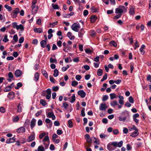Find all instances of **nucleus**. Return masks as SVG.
<instances>
[{
	"mask_svg": "<svg viewBox=\"0 0 151 151\" xmlns=\"http://www.w3.org/2000/svg\"><path fill=\"white\" fill-rule=\"evenodd\" d=\"M17 111L18 112H20L22 111V107L20 105V104H19L17 106Z\"/></svg>",
	"mask_w": 151,
	"mask_h": 151,
	"instance_id": "54",
	"label": "nucleus"
},
{
	"mask_svg": "<svg viewBox=\"0 0 151 151\" xmlns=\"http://www.w3.org/2000/svg\"><path fill=\"white\" fill-rule=\"evenodd\" d=\"M76 97L74 94H73L71 97V99L70 101V102L71 103H73L75 101Z\"/></svg>",
	"mask_w": 151,
	"mask_h": 151,
	"instance_id": "45",
	"label": "nucleus"
},
{
	"mask_svg": "<svg viewBox=\"0 0 151 151\" xmlns=\"http://www.w3.org/2000/svg\"><path fill=\"white\" fill-rule=\"evenodd\" d=\"M103 74V70L101 69H99L98 70L97 74L99 76H101Z\"/></svg>",
	"mask_w": 151,
	"mask_h": 151,
	"instance_id": "27",
	"label": "nucleus"
},
{
	"mask_svg": "<svg viewBox=\"0 0 151 151\" xmlns=\"http://www.w3.org/2000/svg\"><path fill=\"white\" fill-rule=\"evenodd\" d=\"M118 104L117 101L116 100L112 102L111 103V106L114 107L116 105H117Z\"/></svg>",
	"mask_w": 151,
	"mask_h": 151,
	"instance_id": "33",
	"label": "nucleus"
},
{
	"mask_svg": "<svg viewBox=\"0 0 151 151\" xmlns=\"http://www.w3.org/2000/svg\"><path fill=\"white\" fill-rule=\"evenodd\" d=\"M91 11L93 12H98V9L94 6H92L91 8Z\"/></svg>",
	"mask_w": 151,
	"mask_h": 151,
	"instance_id": "26",
	"label": "nucleus"
},
{
	"mask_svg": "<svg viewBox=\"0 0 151 151\" xmlns=\"http://www.w3.org/2000/svg\"><path fill=\"white\" fill-rule=\"evenodd\" d=\"M15 96L14 93L13 92H10L8 94V97L9 99H11L14 98Z\"/></svg>",
	"mask_w": 151,
	"mask_h": 151,
	"instance_id": "14",
	"label": "nucleus"
},
{
	"mask_svg": "<svg viewBox=\"0 0 151 151\" xmlns=\"http://www.w3.org/2000/svg\"><path fill=\"white\" fill-rule=\"evenodd\" d=\"M15 139L16 138L14 137L9 138L7 139L6 142L8 144L14 142L15 141Z\"/></svg>",
	"mask_w": 151,
	"mask_h": 151,
	"instance_id": "12",
	"label": "nucleus"
},
{
	"mask_svg": "<svg viewBox=\"0 0 151 151\" xmlns=\"http://www.w3.org/2000/svg\"><path fill=\"white\" fill-rule=\"evenodd\" d=\"M129 101L131 103L133 104L134 103V100L132 96H130L129 98Z\"/></svg>",
	"mask_w": 151,
	"mask_h": 151,
	"instance_id": "53",
	"label": "nucleus"
},
{
	"mask_svg": "<svg viewBox=\"0 0 151 151\" xmlns=\"http://www.w3.org/2000/svg\"><path fill=\"white\" fill-rule=\"evenodd\" d=\"M16 29L17 30L20 29L21 30H23L24 29V27L23 25L21 24L19 25H17Z\"/></svg>",
	"mask_w": 151,
	"mask_h": 151,
	"instance_id": "34",
	"label": "nucleus"
},
{
	"mask_svg": "<svg viewBox=\"0 0 151 151\" xmlns=\"http://www.w3.org/2000/svg\"><path fill=\"white\" fill-rule=\"evenodd\" d=\"M86 142L88 144V146L89 147L91 146V145L92 143V139L91 138V137L89 138L86 139Z\"/></svg>",
	"mask_w": 151,
	"mask_h": 151,
	"instance_id": "31",
	"label": "nucleus"
},
{
	"mask_svg": "<svg viewBox=\"0 0 151 151\" xmlns=\"http://www.w3.org/2000/svg\"><path fill=\"white\" fill-rule=\"evenodd\" d=\"M13 39L15 42H16L17 41L18 37L17 34L15 35L13 37Z\"/></svg>",
	"mask_w": 151,
	"mask_h": 151,
	"instance_id": "51",
	"label": "nucleus"
},
{
	"mask_svg": "<svg viewBox=\"0 0 151 151\" xmlns=\"http://www.w3.org/2000/svg\"><path fill=\"white\" fill-rule=\"evenodd\" d=\"M42 73L46 78H48V75L47 72L45 70H43L42 71Z\"/></svg>",
	"mask_w": 151,
	"mask_h": 151,
	"instance_id": "43",
	"label": "nucleus"
},
{
	"mask_svg": "<svg viewBox=\"0 0 151 151\" xmlns=\"http://www.w3.org/2000/svg\"><path fill=\"white\" fill-rule=\"evenodd\" d=\"M19 9L18 8H17L12 11L11 14L13 16V18H16L17 16V14L19 13Z\"/></svg>",
	"mask_w": 151,
	"mask_h": 151,
	"instance_id": "4",
	"label": "nucleus"
},
{
	"mask_svg": "<svg viewBox=\"0 0 151 151\" xmlns=\"http://www.w3.org/2000/svg\"><path fill=\"white\" fill-rule=\"evenodd\" d=\"M96 34V32L94 30H91V31L90 35L92 37H94Z\"/></svg>",
	"mask_w": 151,
	"mask_h": 151,
	"instance_id": "61",
	"label": "nucleus"
},
{
	"mask_svg": "<svg viewBox=\"0 0 151 151\" xmlns=\"http://www.w3.org/2000/svg\"><path fill=\"white\" fill-rule=\"evenodd\" d=\"M47 43L46 40H42L40 42V44L42 47L43 48L45 47Z\"/></svg>",
	"mask_w": 151,
	"mask_h": 151,
	"instance_id": "21",
	"label": "nucleus"
},
{
	"mask_svg": "<svg viewBox=\"0 0 151 151\" xmlns=\"http://www.w3.org/2000/svg\"><path fill=\"white\" fill-rule=\"evenodd\" d=\"M80 28L79 24L74 23L71 26V28L73 31L76 32H78L79 29Z\"/></svg>",
	"mask_w": 151,
	"mask_h": 151,
	"instance_id": "3",
	"label": "nucleus"
},
{
	"mask_svg": "<svg viewBox=\"0 0 151 151\" xmlns=\"http://www.w3.org/2000/svg\"><path fill=\"white\" fill-rule=\"evenodd\" d=\"M50 62L51 63H57V60L56 59H53L52 58H51L50 59Z\"/></svg>",
	"mask_w": 151,
	"mask_h": 151,
	"instance_id": "47",
	"label": "nucleus"
},
{
	"mask_svg": "<svg viewBox=\"0 0 151 151\" xmlns=\"http://www.w3.org/2000/svg\"><path fill=\"white\" fill-rule=\"evenodd\" d=\"M139 134V132L138 130H135V131L133 132L130 135V136L132 137H135L137 136Z\"/></svg>",
	"mask_w": 151,
	"mask_h": 151,
	"instance_id": "17",
	"label": "nucleus"
},
{
	"mask_svg": "<svg viewBox=\"0 0 151 151\" xmlns=\"http://www.w3.org/2000/svg\"><path fill=\"white\" fill-rule=\"evenodd\" d=\"M109 45L110 46H113L114 47H116L117 45L116 42L114 41H111L110 42Z\"/></svg>",
	"mask_w": 151,
	"mask_h": 151,
	"instance_id": "28",
	"label": "nucleus"
},
{
	"mask_svg": "<svg viewBox=\"0 0 151 151\" xmlns=\"http://www.w3.org/2000/svg\"><path fill=\"white\" fill-rule=\"evenodd\" d=\"M107 106L105 104L102 103L99 106V110L101 111H105L106 110Z\"/></svg>",
	"mask_w": 151,
	"mask_h": 151,
	"instance_id": "11",
	"label": "nucleus"
},
{
	"mask_svg": "<svg viewBox=\"0 0 151 151\" xmlns=\"http://www.w3.org/2000/svg\"><path fill=\"white\" fill-rule=\"evenodd\" d=\"M9 41V40L7 38V35H5L4 36V38L3 40V41L5 42H6Z\"/></svg>",
	"mask_w": 151,
	"mask_h": 151,
	"instance_id": "49",
	"label": "nucleus"
},
{
	"mask_svg": "<svg viewBox=\"0 0 151 151\" xmlns=\"http://www.w3.org/2000/svg\"><path fill=\"white\" fill-rule=\"evenodd\" d=\"M123 143V142L122 141H121L118 143H117V142H116V147H117V146L119 147H121Z\"/></svg>",
	"mask_w": 151,
	"mask_h": 151,
	"instance_id": "39",
	"label": "nucleus"
},
{
	"mask_svg": "<svg viewBox=\"0 0 151 151\" xmlns=\"http://www.w3.org/2000/svg\"><path fill=\"white\" fill-rule=\"evenodd\" d=\"M127 7H125L123 6L119 5L118 8L115 9V13L117 14H121L123 12H126L127 11Z\"/></svg>",
	"mask_w": 151,
	"mask_h": 151,
	"instance_id": "1",
	"label": "nucleus"
},
{
	"mask_svg": "<svg viewBox=\"0 0 151 151\" xmlns=\"http://www.w3.org/2000/svg\"><path fill=\"white\" fill-rule=\"evenodd\" d=\"M5 18L3 17L2 15L0 14V20L2 22H5Z\"/></svg>",
	"mask_w": 151,
	"mask_h": 151,
	"instance_id": "55",
	"label": "nucleus"
},
{
	"mask_svg": "<svg viewBox=\"0 0 151 151\" xmlns=\"http://www.w3.org/2000/svg\"><path fill=\"white\" fill-rule=\"evenodd\" d=\"M84 33V32L83 29V28L81 29L78 32V37L80 38L82 37Z\"/></svg>",
	"mask_w": 151,
	"mask_h": 151,
	"instance_id": "16",
	"label": "nucleus"
},
{
	"mask_svg": "<svg viewBox=\"0 0 151 151\" xmlns=\"http://www.w3.org/2000/svg\"><path fill=\"white\" fill-rule=\"evenodd\" d=\"M4 7L7 9L9 11H11L12 10V7L8 5H5Z\"/></svg>",
	"mask_w": 151,
	"mask_h": 151,
	"instance_id": "44",
	"label": "nucleus"
},
{
	"mask_svg": "<svg viewBox=\"0 0 151 151\" xmlns=\"http://www.w3.org/2000/svg\"><path fill=\"white\" fill-rule=\"evenodd\" d=\"M54 72L53 75L54 77H56L58 75V71L57 69H55L54 70Z\"/></svg>",
	"mask_w": 151,
	"mask_h": 151,
	"instance_id": "30",
	"label": "nucleus"
},
{
	"mask_svg": "<svg viewBox=\"0 0 151 151\" xmlns=\"http://www.w3.org/2000/svg\"><path fill=\"white\" fill-rule=\"evenodd\" d=\"M58 23V22H53L52 23H50L49 24V27H53L55 25H57Z\"/></svg>",
	"mask_w": 151,
	"mask_h": 151,
	"instance_id": "25",
	"label": "nucleus"
},
{
	"mask_svg": "<svg viewBox=\"0 0 151 151\" xmlns=\"http://www.w3.org/2000/svg\"><path fill=\"white\" fill-rule=\"evenodd\" d=\"M16 131L18 133H22L25 132V129L23 127H21L17 129Z\"/></svg>",
	"mask_w": 151,
	"mask_h": 151,
	"instance_id": "10",
	"label": "nucleus"
},
{
	"mask_svg": "<svg viewBox=\"0 0 151 151\" xmlns=\"http://www.w3.org/2000/svg\"><path fill=\"white\" fill-rule=\"evenodd\" d=\"M78 94L82 98L85 97L86 95V93L83 90H79L78 92Z\"/></svg>",
	"mask_w": 151,
	"mask_h": 151,
	"instance_id": "9",
	"label": "nucleus"
},
{
	"mask_svg": "<svg viewBox=\"0 0 151 151\" xmlns=\"http://www.w3.org/2000/svg\"><path fill=\"white\" fill-rule=\"evenodd\" d=\"M34 31L36 32L40 33L42 32V29L40 28H34Z\"/></svg>",
	"mask_w": 151,
	"mask_h": 151,
	"instance_id": "22",
	"label": "nucleus"
},
{
	"mask_svg": "<svg viewBox=\"0 0 151 151\" xmlns=\"http://www.w3.org/2000/svg\"><path fill=\"white\" fill-rule=\"evenodd\" d=\"M35 135L34 133L30 134L27 139V142H30L34 140L35 139Z\"/></svg>",
	"mask_w": 151,
	"mask_h": 151,
	"instance_id": "5",
	"label": "nucleus"
},
{
	"mask_svg": "<svg viewBox=\"0 0 151 151\" xmlns=\"http://www.w3.org/2000/svg\"><path fill=\"white\" fill-rule=\"evenodd\" d=\"M47 116L49 118H52V120H55L56 117L54 115L53 112L51 111V112H48L47 114Z\"/></svg>",
	"mask_w": 151,
	"mask_h": 151,
	"instance_id": "8",
	"label": "nucleus"
},
{
	"mask_svg": "<svg viewBox=\"0 0 151 151\" xmlns=\"http://www.w3.org/2000/svg\"><path fill=\"white\" fill-rule=\"evenodd\" d=\"M43 143L45 146V149H47L48 147L50 142H43Z\"/></svg>",
	"mask_w": 151,
	"mask_h": 151,
	"instance_id": "35",
	"label": "nucleus"
},
{
	"mask_svg": "<svg viewBox=\"0 0 151 151\" xmlns=\"http://www.w3.org/2000/svg\"><path fill=\"white\" fill-rule=\"evenodd\" d=\"M40 103L41 105L44 106H45L47 104L46 101L43 99L40 100Z\"/></svg>",
	"mask_w": 151,
	"mask_h": 151,
	"instance_id": "32",
	"label": "nucleus"
},
{
	"mask_svg": "<svg viewBox=\"0 0 151 151\" xmlns=\"http://www.w3.org/2000/svg\"><path fill=\"white\" fill-rule=\"evenodd\" d=\"M85 52L87 54H90L92 53V51L89 49H86L85 50Z\"/></svg>",
	"mask_w": 151,
	"mask_h": 151,
	"instance_id": "63",
	"label": "nucleus"
},
{
	"mask_svg": "<svg viewBox=\"0 0 151 151\" xmlns=\"http://www.w3.org/2000/svg\"><path fill=\"white\" fill-rule=\"evenodd\" d=\"M108 98V96L106 95H105L103 96L102 97V101H106Z\"/></svg>",
	"mask_w": 151,
	"mask_h": 151,
	"instance_id": "57",
	"label": "nucleus"
},
{
	"mask_svg": "<svg viewBox=\"0 0 151 151\" xmlns=\"http://www.w3.org/2000/svg\"><path fill=\"white\" fill-rule=\"evenodd\" d=\"M31 8L32 12L35 13H36L38 9V6H31Z\"/></svg>",
	"mask_w": 151,
	"mask_h": 151,
	"instance_id": "18",
	"label": "nucleus"
},
{
	"mask_svg": "<svg viewBox=\"0 0 151 151\" xmlns=\"http://www.w3.org/2000/svg\"><path fill=\"white\" fill-rule=\"evenodd\" d=\"M11 87L10 86H8L6 87L4 90L5 92H8L11 90Z\"/></svg>",
	"mask_w": 151,
	"mask_h": 151,
	"instance_id": "42",
	"label": "nucleus"
},
{
	"mask_svg": "<svg viewBox=\"0 0 151 151\" xmlns=\"http://www.w3.org/2000/svg\"><path fill=\"white\" fill-rule=\"evenodd\" d=\"M129 13L130 14L132 15H133L134 14V7H133V6H131V7L130 9Z\"/></svg>",
	"mask_w": 151,
	"mask_h": 151,
	"instance_id": "19",
	"label": "nucleus"
},
{
	"mask_svg": "<svg viewBox=\"0 0 151 151\" xmlns=\"http://www.w3.org/2000/svg\"><path fill=\"white\" fill-rule=\"evenodd\" d=\"M68 37L70 38V40H73L75 39V36L72 35L71 33L69 32L67 34Z\"/></svg>",
	"mask_w": 151,
	"mask_h": 151,
	"instance_id": "20",
	"label": "nucleus"
},
{
	"mask_svg": "<svg viewBox=\"0 0 151 151\" xmlns=\"http://www.w3.org/2000/svg\"><path fill=\"white\" fill-rule=\"evenodd\" d=\"M78 84V82L76 81H72L71 85L73 86H75L77 85Z\"/></svg>",
	"mask_w": 151,
	"mask_h": 151,
	"instance_id": "48",
	"label": "nucleus"
},
{
	"mask_svg": "<svg viewBox=\"0 0 151 151\" xmlns=\"http://www.w3.org/2000/svg\"><path fill=\"white\" fill-rule=\"evenodd\" d=\"M39 73L38 72H36L35 75V78L34 80L35 82H37L39 78Z\"/></svg>",
	"mask_w": 151,
	"mask_h": 151,
	"instance_id": "23",
	"label": "nucleus"
},
{
	"mask_svg": "<svg viewBox=\"0 0 151 151\" xmlns=\"http://www.w3.org/2000/svg\"><path fill=\"white\" fill-rule=\"evenodd\" d=\"M74 14V13L73 12H71L70 14H66L64 16V17L65 18H68L70 16L73 15Z\"/></svg>",
	"mask_w": 151,
	"mask_h": 151,
	"instance_id": "46",
	"label": "nucleus"
},
{
	"mask_svg": "<svg viewBox=\"0 0 151 151\" xmlns=\"http://www.w3.org/2000/svg\"><path fill=\"white\" fill-rule=\"evenodd\" d=\"M93 138L95 139V141H94V142L95 143L99 145V140L94 137H93Z\"/></svg>",
	"mask_w": 151,
	"mask_h": 151,
	"instance_id": "60",
	"label": "nucleus"
},
{
	"mask_svg": "<svg viewBox=\"0 0 151 151\" xmlns=\"http://www.w3.org/2000/svg\"><path fill=\"white\" fill-rule=\"evenodd\" d=\"M68 126L70 128H72L73 126V124L72 121L69 120L68 121Z\"/></svg>",
	"mask_w": 151,
	"mask_h": 151,
	"instance_id": "29",
	"label": "nucleus"
},
{
	"mask_svg": "<svg viewBox=\"0 0 151 151\" xmlns=\"http://www.w3.org/2000/svg\"><path fill=\"white\" fill-rule=\"evenodd\" d=\"M38 151H45L44 148L42 145L39 146L37 148Z\"/></svg>",
	"mask_w": 151,
	"mask_h": 151,
	"instance_id": "36",
	"label": "nucleus"
},
{
	"mask_svg": "<svg viewBox=\"0 0 151 151\" xmlns=\"http://www.w3.org/2000/svg\"><path fill=\"white\" fill-rule=\"evenodd\" d=\"M42 142H50V140L48 136H46L42 141Z\"/></svg>",
	"mask_w": 151,
	"mask_h": 151,
	"instance_id": "24",
	"label": "nucleus"
},
{
	"mask_svg": "<svg viewBox=\"0 0 151 151\" xmlns=\"http://www.w3.org/2000/svg\"><path fill=\"white\" fill-rule=\"evenodd\" d=\"M17 86L15 87V88L16 89H18L20 87L22 86V83L19 82L17 84Z\"/></svg>",
	"mask_w": 151,
	"mask_h": 151,
	"instance_id": "37",
	"label": "nucleus"
},
{
	"mask_svg": "<svg viewBox=\"0 0 151 151\" xmlns=\"http://www.w3.org/2000/svg\"><path fill=\"white\" fill-rule=\"evenodd\" d=\"M59 89V88L57 86H53L52 88V90L54 91H57Z\"/></svg>",
	"mask_w": 151,
	"mask_h": 151,
	"instance_id": "59",
	"label": "nucleus"
},
{
	"mask_svg": "<svg viewBox=\"0 0 151 151\" xmlns=\"http://www.w3.org/2000/svg\"><path fill=\"white\" fill-rule=\"evenodd\" d=\"M46 90V98L47 99L49 100L51 97V90L50 88H48Z\"/></svg>",
	"mask_w": 151,
	"mask_h": 151,
	"instance_id": "6",
	"label": "nucleus"
},
{
	"mask_svg": "<svg viewBox=\"0 0 151 151\" xmlns=\"http://www.w3.org/2000/svg\"><path fill=\"white\" fill-rule=\"evenodd\" d=\"M127 148L128 150H131L132 147L129 144H128L127 145Z\"/></svg>",
	"mask_w": 151,
	"mask_h": 151,
	"instance_id": "62",
	"label": "nucleus"
},
{
	"mask_svg": "<svg viewBox=\"0 0 151 151\" xmlns=\"http://www.w3.org/2000/svg\"><path fill=\"white\" fill-rule=\"evenodd\" d=\"M116 142H112L111 144L109 143L107 147V149L109 151L114 150L116 147Z\"/></svg>",
	"mask_w": 151,
	"mask_h": 151,
	"instance_id": "2",
	"label": "nucleus"
},
{
	"mask_svg": "<svg viewBox=\"0 0 151 151\" xmlns=\"http://www.w3.org/2000/svg\"><path fill=\"white\" fill-rule=\"evenodd\" d=\"M110 99H113L116 98V95L114 93H112L110 94Z\"/></svg>",
	"mask_w": 151,
	"mask_h": 151,
	"instance_id": "41",
	"label": "nucleus"
},
{
	"mask_svg": "<svg viewBox=\"0 0 151 151\" xmlns=\"http://www.w3.org/2000/svg\"><path fill=\"white\" fill-rule=\"evenodd\" d=\"M85 109V108H83L81 111V116L83 117L85 115L84 112Z\"/></svg>",
	"mask_w": 151,
	"mask_h": 151,
	"instance_id": "50",
	"label": "nucleus"
},
{
	"mask_svg": "<svg viewBox=\"0 0 151 151\" xmlns=\"http://www.w3.org/2000/svg\"><path fill=\"white\" fill-rule=\"evenodd\" d=\"M62 42L60 40L58 41L57 42V45L59 47H61L62 46Z\"/></svg>",
	"mask_w": 151,
	"mask_h": 151,
	"instance_id": "56",
	"label": "nucleus"
},
{
	"mask_svg": "<svg viewBox=\"0 0 151 151\" xmlns=\"http://www.w3.org/2000/svg\"><path fill=\"white\" fill-rule=\"evenodd\" d=\"M14 74L16 77H19L22 76V72L20 70L17 69L15 71Z\"/></svg>",
	"mask_w": 151,
	"mask_h": 151,
	"instance_id": "7",
	"label": "nucleus"
},
{
	"mask_svg": "<svg viewBox=\"0 0 151 151\" xmlns=\"http://www.w3.org/2000/svg\"><path fill=\"white\" fill-rule=\"evenodd\" d=\"M69 68L68 65H67L66 67H63L62 68V71H66Z\"/></svg>",
	"mask_w": 151,
	"mask_h": 151,
	"instance_id": "52",
	"label": "nucleus"
},
{
	"mask_svg": "<svg viewBox=\"0 0 151 151\" xmlns=\"http://www.w3.org/2000/svg\"><path fill=\"white\" fill-rule=\"evenodd\" d=\"M52 6L53 9H59L58 5L57 4H52Z\"/></svg>",
	"mask_w": 151,
	"mask_h": 151,
	"instance_id": "40",
	"label": "nucleus"
},
{
	"mask_svg": "<svg viewBox=\"0 0 151 151\" xmlns=\"http://www.w3.org/2000/svg\"><path fill=\"white\" fill-rule=\"evenodd\" d=\"M97 18V17L95 15L91 16L90 18L91 22L92 23H94L95 22Z\"/></svg>",
	"mask_w": 151,
	"mask_h": 151,
	"instance_id": "15",
	"label": "nucleus"
},
{
	"mask_svg": "<svg viewBox=\"0 0 151 151\" xmlns=\"http://www.w3.org/2000/svg\"><path fill=\"white\" fill-rule=\"evenodd\" d=\"M128 129L127 128H126V127L124 128L123 132L124 133L126 134L128 133Z\"/></svg>",
	"mask_w": 151,
	"mask_h": 151,
	"instance_id": "64",
	"label": "nucleus"
},
{
	"mask_svg": "<svg viewBox=\"0 0 151 151\" xmlns=\"http://www.w3.org/2000/svg\"><path fill=\"white\" fill-rule=\"evenodd\" d=\"M63 133V132L61 130L58 129L57 131V133L59 135L62 134Z\"/></svg>",
	"mask_w": 151,
	"mask_h": 151,
	"instance_id": "58",
	"label": "nucleus"
},
{
	"mask_svg": "<svg viewBox=\"0 0 151 151\" xmlns=\"http://www.w3.org/2000/svg\"><path fill=\"white\" fill-rule=\"evenodd\" d=\"M36 120L34 118L32 119L30 122V127L32 129L35 125Z\"/></svg>",
	"mask_w": 151,
	"mask_h": 151,
	"instance_id": "13",
	"label": "nucleus"
},
{
	"mask_svg": "<svg viewBox=\"0 0 151 151\" xmlns=\"http://www.w3.org/2000/svg\"><path fill=\"white\" fill-rule=\"evenodd\" d=\"M19 120V118L18 116H17L13 118V121L14 122H17Z\"/></svg>",
	"mask_w": 151,
	"mask_h": 151,
	"instance_id": "38",
	"label": "nucleus"
}]
</instances>
